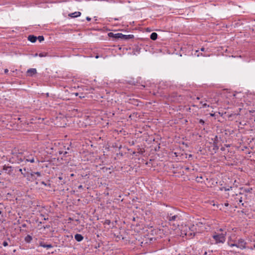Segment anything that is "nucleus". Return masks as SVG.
Wrapping results in <instances>:
<instances>
[{
  "instance_id": "obj_37",
  "label": "nucleus",
  "mask_w": 255,
  "mask_h": 255,
  "mask_svg": "<svg viewBox=\"0 0 255 255\" xmlns=\"http://www.w3.org/2000/svg\"><path fill=\"white\" fill-rule=\"evenodd\" d=\"M230 190V189H229L228 188H227V189H225V190H226V191H228V190Z\"/></svg>"
},
{
  "instance_id": "obj_26",
  "label": "nucleus",
  "mask_w": 255,
  "mask_h": 255,
  "mask_svg": "<svg viewBox=\"0 0 255 255\" xmlns=\"http://www.w3.org/2000/svg\"><path fill=\"white\" fill-rule=\"evenodd\" d=\"M41 184L44 185V186H46L47 185L46 183L44 181H42L41 182Z\"/></svg>"
},
{
  "instance_id": "obj_6",
  "label": "nucleus",
  "mask_w": 255,
  "mask_h": 255,
  "mask_svg": "<svg viewBox=\"0 0 255 255\" xmlns=\"http://www.w3.org/2000/svg\"><path fill=\"white\" fill-rule=\"evenodd\" d=\"M24 158L26 161L30 162L31 163H34L35 162L34 156L32 154L25 155L24 156Z\"/></svg>"
},
{
  "instance_id": "obj_17",
  "label": "nucleus",
  "mask_w": 255,
  "mask_h": 255,
  "mask_svg": "<svg viewBox=\"0 0 255 255\" xmlns=\"http://www.w3.org/2000/svg\"><path fill=\"white\" fill-rule=\"evenodd\" d=\"M37 39L40 41L41 42L44 40V37L43 36H39L37 37Z\"/></svg>"
},
{
  "instance_id": "obj_19",
  "label": "nucleus",
  "mask_w": 255,
  "mask_h": 255,
  "mask_svg": "<svg viewBox=\"0 0 255 255\" xmlns=\"http://www.w3.org/2000/svg\"><path fill=\"white\" fill-rule=\"evenodd\" d=\"M219 149V146L218 144L213 145V149L215 150V152Z\"/></svg>"
},
{
  "instance_id": "obj_25",
  "label": "nucleus",
  "mask_w": 255,
  "mask_h": 255,
  "mask_svg": "<svg viewBox=\"0 0 255 255\" xmlns=\"http://www.w3.org/2000/svg\"><path fill=\"white\" fill-rule=\"evenodd\" d=\"M199 123L203 125L204 124V121L203 120L200 119L199 120Z\"/></svg>"
},
{
  "instance_id": "obj_1",
  "label": "nucleus",
  "mask_w": 255,
  "mask_h": 255,
  "mask_svg": "<svg viewBox=\"0 0 255 255\" xmlns=\"http://www.w3.org/2000/svg\"><path fill=\"white\" fill-rule=\"evenodd\" d=\"M166 219L170 225L176 227L179 225L180 216L175 209H171L167 213Z\"/></svg>"
},
{
  "instance_id": "obj_34",
  "label": "nucleus",
  "mask_w": 255,
  "mask_h": 255,
  "mask_svg": "<svg viewBox=\"0 0 255 255\" xmlns=\"http://www.w3.org/2000/svg\"><path fill=\"white\" fill-rule=\"evenodd\" d=\"M239 202H240V203L242 202V198H241V199H240Z\"/></svg>"
},
{
  "instance_id": "obj_32",
  "label": "nucleus",
  "mask_w": 255,
  "mask_h": 255,
  "mask_svg": "<svg viewBox=\"0 0 255 255\" xmlns=\"http://www.w3.org/2000/svg\"><path fill=\"white\" fill-rule=\"evenodd\" d=\"M59 180H62V177H59Z\"/></svg>"
},
{
  "instance_id": "obj_15",
  "label": "nucleus",
  "mask_w": 255,
  "mask_h": 255,
  "mask_svg": "<svg viewBox=\"0 0 255 255\" xmlns=\"http://www.w3.org/2000/svg\"><path fill=\"white\" fill-rule=\"evenodd\" d=\"M32 240V238L30 235H27L25 238V241L27 243H30L31 241Z\"/></svg>"
},
{
  "instance_id": "obj_38",
  "label": "nucleus",
  "mask_w": 255,
  "mask_h": 255,
  "mask_svg": "<svg viewBox=\"0 0 255 255\" xmlns=\"http://www.w3.org/2000/svg\"><path fill=\"white\" fill-rule=\"evenodd\" d=\"M19 171L21 172V173L22 174V169H19Z\"/></svg>"
},
{
  "instance_id": "obj_35",
  "label": "nucleus",
  "mask_w": 255,
  "mask_h": 255,
  "mask_svg": "<svg viewBox=\"0 0 255 255\" xmlns=\"http://www.w3.org/2000/svg\"><path fill=\"white\" fill-rule=\"evenodd\" d=\"M185 169H186V170H189V167H186V168H185Z\"/></svg>"
},
{
  "instance_id": "obj_22",
  "label": "nucleus",
  "mask_w": 255,
  "mask_h": 255,
  "mask_svg": "<svg viewBox=\"0 0 255 255\" xmlns=\"http://www.w3.org/2000/svg\"><path fill=\"white\" fill-rule=\"evenodd\" d=\"M39 56L40 57H44V56H46V53H41L39 54Z\"/></svg>"
},
{
  "instance_id": "obj_39",
  "label": "nucleus",
  "mask_w": 255,
  "mask_h": 255,
  "mask_svg": "<svg viewBox=\"0 0 255 255\" xmlns=\"http://www.w3.org/2000/svg\"><path fill=\"white\" fill-rule=\"evenodd\" d=\"M197 100H199L200 99V98L199 97H197L196 98Z\"/></svg>"
},
{
  "instance_id": "obj_4",
  "label": "nucleus",
  "mask_w": 255,
  "mask_h": 255,
  "mask_svg": "<svg viewBox=\"0 0 255 255\" xmlns=\"http://www.w3.org/2000/svg\"><path fill=\"white\" fill-rule=\"evenodd\" d=\"M189 229V231H187L185 234L187 236H195L196 233L194 232L195 229H196L195 226L194 225H190L188 227Z\"/></svg>"
},
{
  "instance_id": "obj_23",
  "label": "nucleus",
  "mask_w": 255,
  "mask_h": 255,
  "mask_svg": "<svg viewBox=\"0 0 255 255\" xmlns=\"http://www.w3.org/2000/svg\"><path fill=\"white\" fill-rule=\"evenodd\" d=\"M2 245L4 246V247H6L8 246V243L6 241H4L2 243Z\"/></svg>"
},
{
  "instance_id": "obj_43",
  "label": "nucleus",
  "mask_w": 255,
  "mask_h": 255,
  "mask_svg": "<svg viewBox=\"0 0 255 255\" xmlns=\"http://www.w3.org/2000/svg\"><path fill=\"white\" fill-rule=\"evenodd\" d=\"M76 96H77L78 95V93H76Z\"/></svg>"
},
{
  "instance_id": "obj_13",
  "label": "nucleus",
  "mask_w": 255,
  "mask_h": 255,
  "mask_svg": "<svg viewBox=\"0 0 255 255\" xmlns=\"http://www.w3.org/2000/svg\"><path fill=\"white\" fill-rule=\"evenodd\" d=\"M35 175H36L37 176H41V173L39 172H32L30 173L31 177L33 179H36L35 178Z\"/></svg>"
},
{
  "instance_id": "obj_10",
  "label": "nucleus",
  "mask_w": 255,
  "mask_h": 255,
  "mask_svg": "<svg viewBox=\"0 0 255 255\" xmlns=\"http://www.w3.org/2000/svg\"><path fill=\"white\" fill-rule=\"evenodd\" d=\"M3 170L5 171V172L7 174H10L12 170L11 166H7L6 165L3 166Z\"/></svg>"
},
{
  "instance_id": "obj_27",
  "label": "nucleus",
  "mask_w": 255,
  "mask_h": 255,
  "mask_svg": "<svg viewBox=\"0 0 255 255\" xmlns=\"http://www.w3.org/2000/svg\"><path fill=\"white\" fill-rule=\"evenodd\" d=\"M8 72V70L7 69H5L4 70V73H7Z\"/></svg>"
},
{
  "instance_id": "obj_9",
  "label": "nucleus",
  "mask_w": 255,
  "mask_h": 255,
  "mask_svg": "<svg viewBox=\"0 0 255 255\" xmlns=\"http://www.w3.org/2000/svg\"><path fill=\"white\" fill-rule=\"evenodd\" d=\"M81 14V13L80 12L76 11L73 13L69 14L68 15L71 17L74 18V17H77L80 16Z\"/></svg>"
},
{
  "instance_id": "obj_3",
  "label": "nucleus",
  "mask_w": 255,
  "mask_h": 255,
  "mask_svg": "<svg viewBox=\"0 0 255 255\" xmlns=\"http://www.w3.org/2000/svg\"><path fill=\"white\" fill-rule=\"evenodd\" d=\"M108 35L110 37H112L116 39H122L124 40L132 39L134 37L133 35H124L121 33L115 34L112 32H110L108 34Z\"/></svg>"
},
{
  "instance_id": "obj_16",
  "label": "nucleus",
  "mask_w": 255,
  "mask_h": 255,
  "mask_svg": "<svg viewBox=\"0 0 255 255\" xmlns=\"http://www.w3.org/2000/svg\"><path fill=\"white\" fill-rule=\"evenodd\" d=\"M212 140L213 141V145H216L218 143V138L217 135L215 136L214 138H212Z\"/></svg>"
},
{
  "instance_id": "obj_42",
  "label": "nucleus",
  "mask_w": 255,
  "mask_h": 255,
  "mask_svg": "<svg viewBox=\"0 0 255 255\" xmlns=\"http://www.w3.org/2000/svg\"><path fill=\"white\" fill-rule=\"evenodd\" d=\"M211 116H214V114H211Z\"/></svg>"
},
{
  "instance_id": "obj_7",
  "label": "nucleus",
  "mask_w": 255,
  "mask_h": 255,
  "mask_svg": "<svg viewBox=\"0 0 255 255\" xmlns=\"http://www.w3.org/2000/svg\"><path fill=\"white\" fill-rule=\"evenodd\" d=\"M39 245L40 247L45 248L47 249L51 248L52 247V246L51 244H47L44 243L43 241H39Z\"/></svg>"
},
{
  "instance_id": "obj_12",
  "label": "nucleus",
  "mask_w": 255,
  "mask_h": 255,
  "mask_svg": "<svg viewBox=\"0 0 255 255\" xmlns=\"http://www.w3.org/2000/svg\"><path fill=\"white\" fill-rule=\"evenodd\" d=\"M75 239L78 242H80L83 240V237L81 234H77L75 235Z\"/></svg>"
},
{
  "instance_id": "obj_11",
  "label": "nucleus",
  "mask_w": 255,
  "mask_h": 255,
  "mask_svg": "<svg viewBox=\"0 0 255 255\" xmlns=\"http://www.w3.org/2000/svg\"><path fill=\"white\" fill-rule=\"evenodd\" d=\"M37 39V37L33 35H29L28 36V40L31 42H35Z\"/></svg>"
},
{
  "instance_id": "obj_31",
  "label": "nucleus",
  "mask_w": 255,
  "mask_h": 255,
  "mask_svg": "<svg viewBox=\"0 0 255 255\" xmlns=\"http://www.w3.org/2000/svg\"><path fill=\"white\" fill-rule=\"evenodd\" d=\"M219 231H221V232H223L224 231L223 229H222V228L220 229Z\"/></svg>"
},
{
  "instance_id": "obj_18",
  "label": "nucleus",
  "mask_w": 255,
  "mask_h": 255,
  "mask_svg": "<svg viewBox=\"0 0 255 255\" xmlns=\"http://www.w3.org/2000/svg\"><path fill=\"white\" fill-rule=\"evenodd\" d=\"M200 104H202L203 108H206V107H209L210 106L209 105H207L206 103H203L202 101L200 102Z\"/></svg>"
},
{
  "instance_id": "obj_20",
  "label": "nucleus",
  "mask_w": 255,
  "mask_h": 255,
  "mask_svg": "<svg viewBox=\"0 0 255 255\" xmlns=\"http://www.w3.org/2000/svg\"><path fill=\"white\" fill-rule=\"evenodd\" d=\"M111 223V221L109 220H106L104 222V224L109 225Z\"/></svg>"
},
{
  "instance_id": "obj_14",
  "label": "nucleus",
  "mask_w": 255,
  "mask_h": 255,
  "mask_svg": "<svg viewBox=\"0 0 255 255\" xmlns=\"http://www.w3.org/2000/svg\"><path fill=\"white\" fill-rule=\"evenodd\" d=\"M150 38L153 40H155L157 38V34L155 32H153L151 34Z\"/></svg>"
},
{
  "instance_id": "obj_8",
  "label": "nucleus",
  "mask_w": 255,
  "mask_h": 255,
  "mask_svg": "<svg viewBox=\"0 0 255 255\" xmlns=\"http://www.w3.org/2000/svg\"><path fill=\"white\" fill-rule=\"evenodd\" d=\"M36 73V70L35 68H30L27 71V74L29 76H32Z\"/></svg>"
},
{
  "instance_id": "obj_33",
  "label": "nucleus",
  "mask_w": 255,
  "mask_h": 255,
  "mask_svg": "<svg viewBox=\"0 0 255 255\" xmlns=\"http://www.w3.org/2000/svg\"><path fill=\"white\" fill-rule=\"evenodd\" d=\"M228 205H229V204H228V203H225V205L226 206H228Z\"/></svg>"
},
{
  "instance_id": "obj_24",
  "label": "nucleus",
  "mask_w": 255,
  "mask_h": 255,
  "mask_svg": "<svg viewBox=\"0 0 255 255\" xmlns=\"http://www.w3.org/2000/svg\"><path fill=\"white\" fill-rule=\"evenodd\" d=\"M230 246L231 247H237V243H235V244H231L230 245Z\"/></svg>"
},
{
  "instance_id": "obj_40",
  "label": "nucleus",
  "mask_w": 255,
  "mask_h": 255,
  "mask_svg": "<svg viewBox=\"0 0 255 255\" xmlns=\"http://www.w3.org/2000/svg\"><path fill=\"white\" fill-rule=\"evenodd\" d=\"M98 57H99V56H98V55H97V56H96V58H98Z\"/></svg>"
},
{
  "instance_id": "obj_5",
  "label": "nucleus",
  "mask_w": 255,
  "mask_h": 255,
  "mask_svg": "<svg viewBox=\"0 0 255 255\" xmlns=\"http://www.w3.org/2000/svg\"><path fill=\"white\" fill-rule=\"evenodd\" d=\"M236 243L237 245V248H239L242 250L246 248L247 243L244 239H239L238 241H237Z\"/></svg>"
},
{
  "instance_id": "obj_28",
  "label": "nucleus",
  "mask_w": 255,
  "mask_h": 255,
  "mask_svg": "<svg viewBox=\"0 0 255 255\" xmlns=\"http://www.w3.org/2000/svg\"><path fill=\"white\" fill-rule=\"evenodd\" d=\"M86 19L88 20V21H90L91 20V18L89 17H86Z\"/></svg>"
},
{
  "instance_id": "obj_21",
  "label": "nucleus",
  "mask_w": 255,
  "mask_h": 255,
  "mask_svg": "<svg viewBox=\"0 0 255 255\" xmlns=\"http://www.w3.org/2000/svg\"><path fill=\"white\" fill-rule=\"evenodd\" d=\"M59 153L60 154H63V155H66L68 153V152L67 151H60Z\"/></svg>"
},
{
  "instance_id": "obj_44",
  "label": "nucleus",
  "mask_w": 255,
  "mask_h": 255,
  "mask_svg": "<svg viewBox=\"0 0 255 255\" xmlns=\"http://www.w3.org/2000/svg\"><path fill=\"white\" fill-rule=\"evenodd\" d=\"M254 247H255V245H254Z\"/></svg>"
},
{
  "instance_id": "obj_2",
  "label": "nucleus",
  "mask_w": 255,
  "mask_h": 255,
  "mask_svg": "<svg viewBox=\"0 0 255 255\" xmlns=\"http://www.w3.org/2000/svg\"><path fill=\"white\" fill-rule=\"evenodd\" d=\"M227 232H224L221 234L215 233L213 235V238L215 240L216 244L224 243L226 241Z\"/></svg>"
},
{
  "instance_id": "obj_30",
  "label": "nucleus",
  "mask_w": 255,
  "mask_h": 255,
  "mask_svg": "<svg viewBox=\"0 0 255 255\" xmlns=\"http://www.w3.org/2000/svg\"><path fill=\"white\" fill-rule=\"evenodd\" d=\"M78 188H79V189L82 188V185H79V186H78Z\"/></svg>"
},
{
  "instance_id": "obj_36",
  "label": "nucleus",
  "mask_w": 255,
  "mask_h": 255,
  "mask_svg": "<svg viewBox=\"0 0 255 255\" xmlns=\"http://www.w3.org/2000/svg\"><path fill=\"white\" fill-rule=\"evenodd\" d=\"M230 190V189H229L228 188H227V189H225V190H226V191H228V190Z\"/></svg>"
},
{
  "instance_id": "obj_41",
  "label": "nucleus",
  "mask_w": 255,
  "mask_h": 255,
  "mask_svg": "<svg viewBox=\"0 0 255 255\" xmlns=\"http://www.w3.org/2000/svg\"><path fill=\"white\" fill-rule=\"evenodd\" d=\"M221 150H224V148H221Z\"/></svg>"
},
{
  "instance_id": "obj_29",
  "label": "nucleus",
  "mask_w": 255,
  "mask_h": 255,
  "mask_svg": "<svg viewBox=\"0 0 255 255\" xmlns=\"http://www.w3.org/2000/svg\"><path fill=\"white\" fill-rule=\"evenodd\" d=\"M204 50H205V48H204L202 47V48H201V51H204Z\"/></svg>"
}]
</instances>
